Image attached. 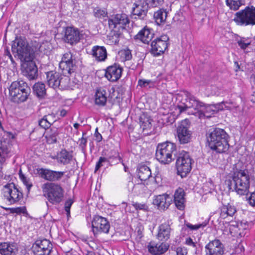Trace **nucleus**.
Instances as JSON below:
<instances>
[{
	"instance_id": "1",
	"label": "nucleus",
	"mask_w": 255,
	"mask_h": 255,
	"mask_svg": "<svg viewBox=\"0 0 255 255\" xmlns=\"http://www.w3.org/2000/svg\"><path fill=\"white\" fill-rule=\"evenodd\" d=\"M210 148L218 153H225L229 148L228 135L224 129L214 128L209 130L206 134Z\"/></svg>"
},
{
	"instance_id": "2",
	"label": "nucleus",
	"mask_w": 255,
	"mask_h": 255,
	"mask_svg": "<svg viewBox=\"0 0 255 255\" xmlns=\"http://www.w3.org/2000/svg\"><path fill=\"white\" fill-rule=\"evenodd\" d=\"M250 179L247 170H237L234 172L232 179L227 181L229 190L241 196L247 195L250 187Z\"/></svg>"
},
{
	"instance_id": "3",
	"label": "nucleus",
	"mask_w": 255,
	"mask_h": 255,
	"mask_svg": "<svg viewBox=\"0 0 255 255\" xmlns=\"http://www.w3.org/2000/svg\"><path fill=\"white\" fill-rule=\"evenodd\" d=\"M30 93V89L23 81L13 82L9 88L11 100L14 103H20L27 100Z\"/></svg>"
},
{
	"instance_id": "4",
	"label": "nucleus",
	"mask_w": 255,
	"mask_h": 255,
	"mask_svg": "<svg viewBox=\"0 0 255 255\" xmlns=\"http://www.w3.org/2000/svg\"><path fill=\"white\" fill-rule=\"evenodd\" d=\"M44 196L53 205L58 204L64 198V191L60 184L47 182L42 187Z\"/></svg>"
},
{
	"instance_id": "5",
	"label": "nucleus",
	"mask_w": 255,
	"mask_h": 255,
	"mask_svg": "<svg viewBox=\"0 0 255 255\" xmlns=\"http://www.w3.org/2000/svg\"><path fill=\"white\" fill-rule=\"evenodd\" d=\"M176 147L175 144L166 142L158 144L156 150L155 156L157 160L163 164H169L175 157Z\"/></svg>"
},
{
	"instance_id": "6",
	"label": "nucleus",
	"mask_w": 255,
	"mask_h": 255,
	"mask_svg": "<svg viewBox=\"0 0 255 255\" xmlns=\"http://www.w3.org/2000/svg\"><path fill=\"white\" fill-rule=\"evenodd\" d=\"M11 50L13 54H15L14 56H17L20 60L28 59V57L35 54L33 50L29 46L26 39L22 36L15 37L12 42Z\"/></svg>"
},
{
	"instance_id": "7",
	"label": "nucleus",
	"mask_w": 255,
	"mask_h": 255,
	"mask_svg": "<svg viewBox=\"0 0 255 255\" xmlns=\"http://www.w3.org/2000/svg\"><path fill=\"white\" fill-rule=\"evenodd\" d=\"M201 103L191 93L186 92L185 98L181 99L177 107L181 113L187 112L188 114L196 116Z\"/></svg>"
},
{
	"instance_id": "8",
	"label": "nucleus",
	"mask_w": 255,
	"mask_h": 255,
	"mask_svg": "<svg viewBox=\"0 0 255 255\" xmlns=\"http://www.w3.org/2000/svg\"><path fill=\"white\" fill-rule=\"evenodd\" d=\"M46 79L48 86L53 89L64 90L69 87L70 78L63 73L61 74L53 71L48 72L46 73Z\"/></svg>"
},
{
	"instance_id": "9",
	"label": "nucleus",
	"mask_w": 255,
	"mask_h": 255,
	"mask_svg": "<svg viewBox=\"0 0 255 255\" xmlns=\"http://www.w3.org/2000/svg\"><path fill=\"white\" fill-rule=\"evenodd\" d=\"M233 20L239 26L255 25V7L248 6L237 12Z\"/></svg>"
},
{
	"instance_id": "10",
	"label": "nucleus",
	"mask_w": 255,
	"mask_h": 255,
	"mask_svg": "<svg viewBox=\"0 0 255 255\" xmlns=\"http://www.w3.org/2000/svg\"><path fill=\"white\" fill-rule=\"evenodd\" d=\"M2 199L9 205L18 203L23 199V193L11 182L4 185L1 192Z\"/></svg>"
},
{
	"instance_id": "11",
	"label": "nucleus",
	"mask_w": 255,
	"mask_h": 255,
	"mask_svg": "<svg viewBox=\"0 0 255 255\" xmlns=\"http://www.w3.org/2000/svg\"><path fill=\"white\" fill-rule=\"evenodd\" d=\"M192 159L188 152L182 151L177 156L176 167L178 175L185 177L192 168Z\"/></svg>"
},
{
	"instance_id": "12",
	"label": "nucleus",
	"mask_w": 255,
	"mask_h": 255,
	"mask_svg": "<svg viewBox=\"0 0 255 255\" xmlns=\"http://www.w3.org/2000/svg\"><path fill=\"white\" fill-rule=\"evenodd\" d=\"M59 68L64 74H71L76 69V59L71 52H67L62 55L59 64Z\"/></svg>"
},
{
	"instance_id": "13",
	"label": "nucleus",
	"mask_w": 255,
	"mask_h": 255,
	"mask_svg": "<svg viewBox=\"0 0 255 255\" xmlns=\"http://www.w3.org/2000/svg\"><path fill=\"white\" fill-rule=\"evenodd\" d=\"M224 106L223 102L216 105H205L202 102L196 116L200 119L210 118L219 111L223 110L224 109Z\"/></svg>"
},
{
	"instance_id": "14",
	"label": "nucleus",
	"mask_w": 255,
	"mask_h": 255,
	"mask_svg": "<svg viewBox=\"0 0 255 255\" xmlns=\"http://www.w3.org/2000/svg\"><path fill=\"white\" fill-rule=\"evenodd\" d=\"M35 54L28 59H24L20 60L22 62L21 67L22 73L24 76L29 80H33L37 78L38 76V70L35 62L33 61Z\"/></svg>"
},
{
	"instance_id": "15",
	"label": "nucleus",
	"mask_w": 255,
	"mask_h": 255,
	"mask_svg": "<svg viewBox=\"0 0 255 255\" xmlns=\"http://www.w3.org/2000/svg\"><path fill=\"white\" fill-rule=\"evenodd\" d=\"M169 37L163 35L157 37L151 43L150 53L155 56L163 53L168 47Z\"/></svg>"
},
{
	"instance_id": "16",
	"label": "nucleus",
	"mask_w": 255,
	"mask_h": 255,
	"mask_svg": "<svg viewBox=\"0 0 255 255\" xmlns=\"http://www.w3.org/2000/svg\"><path fill=\"white\" fill-rule=\"evenodd\" d=\"M92 231L95 236L100 233H109L110 225L105 218L98 215L95 216L92 222Z\"/></svg>"
},
{
	"instance_id": "17",
	"label": "nucleus",
	"mask_w": 255,
	"mask_h": 255,
	"mask_svg": "<svg viewBox=\"0 0 255 255\" xmlns=\"http://www.w3.org/2000/svg\"><path fill=\"white\" fill-rule=\"evenodd\" d=\"M52 249V245L47 239L36 240L32 246L34 255H50Z\"/></svg>"
},
{
	"instance_id": "18",
	"label": "nucleus",
	"mask_w": 255,
	"mask_h": 255,
	"mask_svg": "<svg viewBox=\"0 0 255 255\" xmlns=\"http://www.w3.org/2000/svg\"><path fill=\"white\" fill-rule=\"evenodd\" d=\"M192 132L189 129L186 121H183L176 129V136L180 144H186L191 141Z\"/></svg>"
},
{
	"instance_id": "19",
	"label": "nucleus",
	"mask_w": 255,
	"mask_h": 255,
	"mask_svg": "<svg viewBox=\"0 0 255 255\" xmlns=\"http://www.w3.org/2000/svg\"><path fill=\"white\" fill-rule=\"evenodd\" d=\"M129 22L128 15L125 13L117 14L109 19L108 23L110 29H125V26Z\"/></svg>"
},
{
	"instance_id": "20",
	"label": "nucleus",
	"mask_w": 255,
	"mask_h": 255,
	"mask_svg": "<svg viewBox=\"0 0 255 255\" xmlns=\"http://www.w3.org/2000/svg\"><path fill=\"white\" fill-rule=\"evenodd\" d=\"M37 171L41 178L50 182H55L60 180L65 173V172L63 171H56L43 168L37 169Z\"/></svg>"
},
{
	"instance_id": "21",
	"label": "nucleus",
	"mask_w": 255,
	"mask_h": 255,
	"mask_svg": "<svg viewBox=\"0 0 255 255\" xmlns=\"http://www.w3.org/2000/svg\"><path fill=\"white\" fill-rule=\"evenodd\" d=\"M206 255H223L224 247L218 239L210 241L205 247Z\"/></svg>"
},
{
	"instance_id": "22",
	"label": "nucleus",
	"mask_w": 255,
	"mask_h": 255,
	"mask_svg": "<svg viewBox=\"0 0 255 255\" xmlns=\"http://www.w3.org/2000/svg\"><path fill=\"white\" fill-rule=\"evenodd\" d=\"M122 71V67L119 64H115L107 68L105 76L109 81L115 82L121 78Z\"/></svg>"
},
{
	"instance_id": "23",
	"label": "nucleus",
	"mask_w": 255,
	"mask_h": 255,
	"mask_svg": "<svg viewBox=\"0 0 255 255\" xmlns=\"http://www.w3.org/2000/svg\"><path fill=\"white\" fill-rule=\"evenodd\" d=\"M172 229L169 221L159 225L157 228L156 238L160 241H166L170 239Z\"/></svg>"
},
{
	"instance_id": "24",
	"label": "nucleus",
	"mask_w": 255,
	"mask_h": 255,
	"mask_svg": "<svg viewBox=\"0 0 255 255\" xmlns=\"http://www.w3.org/2000/svg\"><path fill=\"white\" fill-rule=\"evenodd\" d=\"M63 40L71 45L77 43L80 40V32L78 29L67 27L65 30Z\"/></svg>"
},
{
	"instance_id": "25",
	"label": "nucleus",
	"mask_w": 255,
	"mask_h": 255,
	"mask_svg": "<svg viewBox=\"0 0 255 255\" xmlns=\"http://www.w3.org/2000/svg\"><path fill=\"white\" fill-rule=\"evenodd\" d=\"M148 252L152 255H161L165 253L169 248V245L164 243L150 242L147 247Z\"/></svg>"
},
{
	"instance_id": "26",
	"label": "nucleus",
	"mask_w": 255,
	"mask_h": 255,
	"mask_svg": "<svg viewBox=\"0 0 255 255\" xmlns=\"http://www.w3.org/2000/svg\"><path fill=\"white\" fill-rule=\"evenodd\" d=\"M172 201V198L169 195L164 194L155 197L153 204L158 206V208L162 210L168 208Z\"/></svg>"
},
{
	"instance_id": "27",
	"label": "nucleus",
	"mask_w": 255,
	"mask_h": 255,
	"mask_svg": "<svg viewBox=\"0 0 255 255\" xmlns=\"http://www.w3.org/2000/svg\"><path fill=\"white\" fill-rule=\"evenodd\" d=\"M134 6L132 8V13L137 16V18L144 19L146 16L149 5L144 1L141 4H133ZM136 18V17H135Z\"/></svg>"
},
{
	"instance_id": "28",
	"label": "nucleus",
	"mask_w": 255,
	"mask_h": 255,
	"mask_svg": "<svg viewBox=\"0 0 255 255\" xmlns=\"http://www.w3.org/2000/svg\"><path fill=\"white\" fill-rule=\"evenodd\" d=\"M18 251L14 243L4 242L0 244V254L1 255H15Z\"/></svg>"
},
{
	"instance_id": "29",
	"label": "nucleus",
	"mask_w": 255,
	"mask_h": 255,
	"mask_svg": "<svg viewBox=\"0 0 255 255\" xmlns=\"http://www.w3.org/2000/svg\"><path fill=\"white\" fill-rule=\"evenodd\" d=\"M185 193L184 190L181 188L177 189L174 194V202L176 208L180 210L185 208Z\"/></svg>"
},
{
	"instance_id": "30",
	"label": "nucleus",
	"mask_w": 255,
	"mask_h": 255,
	"mask_svg": "<svg viewBox=\"0 0 255 255\" xmlns=\"http://www.w3.org/2000/svg\"><path fill=\"white\" fill-rule=\"evenodd\" d=\"M153 33L146 26L140 30L138 33L134 36V39L139 40L145 44H148L153 38Z\"/></svg>"
},
{
	"instance_id": "31",
	"label": "nucleus",
	"mask_w": 255,
	"mask_h": 255,
	"mask_svg": "<svg viewBox=\"0 0 255 255\" xmlns=\"http://www.w3.org/2000/svg\"><path fill=\"white\" fill-rule=\"evenodd\" d=\"M92 55L98 61H104L107 58V53L104 46H95L92 49Z\"/></svg>"
},
{
	"instance_id": "32",
	"label": "nucleus",
	"mask_w": 255,
	"mask_h": 255,
	"mask_svg": "<svg viewBox=\"0 0 255 255\" xmlns=\"http://www.w3.org/2000/svg\"><path fill=\"white\" fill-rule=\"evenodd\" d=\"M107 101V93L103 88L98 89L95 95V104L103 107L106 105Z\"/></svg>"
},
{
	"instance_id": "33",
	"label": "nucleus",
	"mask_w": 255,
	"mask_h": 255,
	"mask_svg": "<svg viewBox=\"0 0 255 255\" xmlns=\"http://www.w3.org/2000/svg\"><path fill=\"white\" fill-rule=\"evenodd\" d=\"M73 159L72 152H69L65 149H62L57 154L58 162L64 165L69 164Z\"/></svg>"
},
{
	"instance_id": "34",
	"label": "nucleus",
	"mask_w": 255,
	"mask_h": 255,
	"mask_svg": "<svg viewBox=\"0 0 255 255\" xmlns=\"http://www.w3.org/2000/svg\"><path fill=\"white\" fill-rule=\"evenodd\" d=\"M137 176L141 181H146L151 176V172L147 166L140 165L137 169Z\"/></svg>"
},
{
	"instance_id": "35",
	"label": "nucleus",
	"mask_w": 255,
	"mask_h": 255,
	"mask_svg": "<svg viewBox=\"0 0 255 255\" xmlns=\"http://www.w3.org/2000/svg\"><path fill=\"white\" fill-rule=\"evenodd\" d=\"M247 225L246 223L243 224L242 222L237 223L235 225H231L230 227V231L231 233L234 232L235 235H239L241 237H244L246 234L245 230L247 229Z\"/></svg>"
},
{
	"instance_id": "36",
	"label": "nucleus",
	"mask_w": 255,
	"mask_h": 255,
	"mask_svg": "<svg viewBox=\"0 0 255 255\" xmlns=\"http://www.w3.org/2000/svg\"><path fill=\"white\" fill-rule=\"evenodd\" d=\"M11 156V150L9 144L5 142L0 143V159L2 161L4 158H9Z\"/></svg>"
},
{
	"instance_id": "37",
	"label": "nucleus",
	"mask_w": 255,
	"mask_h": 255,
	"mask_svg": "<svg viewBox=\"0 0 255 255\" xmlns=\"http://www.w3.org/2000/svg\"><path fill=\"white\" fill-rule=\"evenodd\" d=\"M152 120L145 114L141 115L139 118V124L142 131L150 129L152 127Z\"/></svg>"
},
{
	"instance_id": "38",
	"label": "nucleus",
	"mask_w": 255,
	"mask_h": 255,
	"mask_svg": "<svg viewBox=\"0 0 255 255\" xmlns=\"http://www.w3.org/2000/svg\"><path fill=\"white\" fill-rule=\"evenodd\" d=\"M33 93L39 98H42L46 94L45 85L43 83L37 82L33 86Z\"/></svg>"
},
{
	"instance_id": "39",
	"label": "nucleus",
	"mask_w": 255,
	"mask_h": 255,
	"mask_svg": "<svg viewBox=\"0 0 255 255\" xmlns=\"http://www.w3.org/2000/svg\"><path fill=\"white\" fill-rule=\"evenodd\" d=\"M167 16V11L164 9H160L154 13V18L157 25L164 23Z\"/></svg>"
},
{
	"instance_id": "40",
	"label": "nucleus",
	"mask_w": 255,
	"mask_h": 255,
	"mask_svg": "<svg viewBox=\"0 0 255 255\" xmlns=\"http://www.w3.org/2000/svg\"><path fill=\"white\" fill-rule=\"evenodd\" d=\"M59 134L58 129L53 127L47 131L46 135L47 142L49 144H52L57 142V137Z\"/></svg>"
},
{
	"instance_id": "41",
	"label": "nucleus",
	"mask_w": 255,
	"mask_h": 255,
	"mask_svg": "<svg viewBox=\"0 0 255 255\" xmlns=\"http://www.w3.org/2000/svg\"><path fill=\"white\" fill-rule=\"evenodd\" d=\"M122 34L120 30H117L116 29H112L109 35L108 36L107 40L110 45H116L119 42V38Z\"/></svg>"
},
{
	"instance_id": "42",
	"label": "nucleus",
	"mask_w": 255,
	"mask_h": 255,
	"mask_svg": "<svg viewBox=\"0 0 255 255\" xmlns=\"http://www.w3.org/2000/svg\"><path fill=\"white\" fill-rule=\"evenodd\" d=\"M244 0H226V4L231 10L236 11L244 4Z\"/></svg>"
},
{
	"instance_id": "43",
	"label": "nucleus",
	"mask_w": 255,
	"mask_h": 255,
	"mask_svg": "<svg viewBox=\"0 0 255 255\" xmlns=\"http://www.w3.org/2000/svg\"><path fill=\"white\" fill-rule=\"evenodd\" d=\"M51 116L50 115H45L38 122L39 126L44 128L47 129L50 127L52 123L50 120Z\"/></svg>"
},
{
	"instance_id": "44",
	"label": "nucleus",
	"mask_w": 255,
	"mask_h": 255,
	"mask_svg": "<svg viewBox=\"0 0 255 255\" xmlns=\"http://www.w3.org/2000/svg\"><path fill=\"white\" fill-rule=\"evenodd\" d=\"M106 158L108 159L107 162L119 163L121 159L118 153L115 151H111V154L108 155Z\"/></svg>"
},
{
	"instance_id": "45",
	"label": "nucleus",
	"mask_w": 255,
	"mask_h": 255,
	"mask_svg": "<svg viewBox=\"0 0 255 255\" xmlns=\"http://www.w3.org/2000/svg\"><path fill=\"white\" fill-rule=\"evenodd\" d=\"M5 210L8 211L10 213H16L17 214H20L21 213L24 214L26 213V209L25 207H19L16 208H4Z\"/></svg>"
},
{
	"instance_id": "46",
	"label": "nucleus",
	"mask_w": 255,
	"mask_h": 255,
	"mask_svg": "<svg viewBox=\"0 0 255 255\" xmlns=\"http://www.w3.org/2000/svg\"><path fill=\"white\" fill-rule=\"evenodd\" d=\"M86 134L85 132H83L82 137L80 138L78 141L79 147L81 148L83 153H85L86 151L87 139V138L84 137Z\"/></svg>"
},
{
	"instance_id": "47",
	"label": "nucleus",
	"mask_w": 255,
	"mask_h": 255,
	"mask_svg": "<svg viewBox=\"0 0 255 255\" xmlns=\"http://www.w3.org/2000/svg\"><path fill=\"white\" fill-rule=\"evenodd\" d=\"M120 53L123 61L129 60L132 58L131 51L128 49L122 50L120 51Z\"/></svg>"
},
{
	"instance_id": "48",
	"label": "nucleus",
	"mask_w": 255,
	"mask_h": 255,
	"mask_svg": "<svg viewBox=\"0 0 255 255\" xmlns=\"http://www.w3.org/2000/svg\"><path fill=\"white\" fill-rule=\"evenodd\" d=\"M19 175L20 179L26 186L27 191L29 192L31 187L32 186V184L29 182V179L22 173L21 170L19 171Z\"/></svg>"
},
{
	"instance_id": "49",
	"label": "nucleus",
	"mask_w": 255,
	"mask_h": 255,
	"mask_svg": "<svg viewBox=\"0 0 255 255\" xmlns=\"http://www.w3.org/2000/svg\"><path fill=\"white\" fill-rule=\"evenodd\" d=\"M74 201L72 199H69L66 200L65 202L64 209L66 212L67 217L70 216V208L73 204Z\"/></svg>"
},
{
	"instance_id": "50",
	"label": "nucleus",
	"mask_w": 255,
	"mask_h": 255,
	"mask_svg": "<svg viewBox=\"0 0 255 255\" xmlns=\"http://www.w3.org/2000/svg\"><path fill=\"white\" fill-rule=\"evenodd\" d=\"M144 1L151 7H157L162 4L163 0H145Z\"/></svg>"
},
{
	"instance_id": "51",
	"label": "nucleus",
	"mask_w": 255,
	"mask_h": 255,
	"mask_svg": "<svg viewBox=\"0 0 255 255\" xmlns=\"http://www.w3.org/2000/svg\"><path fill=\"white\" fill-rule=\"evenodd\" d=\"M132 206L136 210H141L143 211H147L148 210V206L146 204L144 203H139L138 202H133L132 203Z\"/></svg>"
},
{
	"instance_id": "52",
	"label": "nucleus",
	"mask_w": 255,
	"mask_h": 255,
	"mask_svg": "<svg viewBox=\"0 0 255 255\" xmlns=\"http://www.w3.org/2000/svg\"><path fill=\"white\" fill-rule=\"evenodd\" d=\"M207 225V223H203L202 224H199L195 225H193L190 223L186 224V227L190 229L191 230H197L201 227H204Z\"/></svg>"
},
{
	"instance_id": "53",
	"label": "nucleus",
	"mask_w": 255,
	"mask_h": 255,
	"mask_svg": "<svg viewBox=\"0 0 255 255\" xmlns=\"http://www.w3.org/2000/svg\"><path fill=\"white\" fill-rule=\"evenodd\" d=\"M94 13L95 16L98 18L104 17L107 14V12L105 10L101 9H95Z\"/></svg>"
},
{
	"instance_id": "54",
	"label": "nucleus",
	"mask_w": 255,
	"mask_h": 255,
	"mask_svg": "<svg viewBox=\"0 0 255 255\" xmlns=\"http://www.w3.org/2000/svg\"><path fill=\"white\" fill-rule=\"evenodd\" d=\"M247 40L245 38H243L240 40H238L237 43L241 48L242 49H245L251 44L250 42H247Z\"/></svg>"
},
{
	"instance_id": "55",
	"label": "nucleus",
	"mask_w": 255,
	"mask_h": 255,
	"mask_svg": "<svg viewBox=\"0 0 255 255\" xmlns=\"http://www.w3.org/2000/svg\"><path fill=\"white\" fill-rule=\"evenodd\" d=\"M107 160L108 159L106 158L105 157H100L99 158V161L96 163L95 167V172H96L100 167L103 165V163L107 162Z\"/></svg>"
},
{
	"instance_id": "56",
	"label": "nucleus",
	"mask_w": 255,
	"mask_h": 255,
	"mask_svg": "<svg viewBox=\"0 0 255 255\" xmlns=\"http://www.w3.org/2000/svg\"><path fill=\"white\" fill-rule=\"evenodd\" d=\"M220 216L223 219L226 218L228 215V208L226 206H223L221 208Z\"/></svg>"
},
{
	"instance_id": "57",
	"label": "nucleus",
	"mask_w": 255,
	"mask_h": 255,
	"mask_svg": "<svg viewBox=\"0 0 255 255\" xmlns=\"http://www.w3.org/2000/svg\"><path fill=\"white\" fill-rule=\"evenodd\" d=\"M176 255H187V251L186 248L177 247L175 250Z\"/></svg>"
},
{
	"instance_id": "58",
	"label": "nucleus",
	"mask_w": 255,
	"mask_h": 255,
	"mask_svg": "<svg viewBox=\"0 0 255 255\" xmlns=\"http://www.w3.org/2000/svg\"><path fill=\"white\" fill-rule=\"evenodd\" d=\"M249 203L252 207H255V191L251 193L248 198Z\"/></svg>"
},
{
	"instance_id": "59",
	"label": "nucleus",
	"mask_w": 255,
	"mask_h": 255,
	"mask_svg": "<svg viewBox=\"0 0 255 255\" xmlns=\"http://www.w3.org/2000/svg\"><path fill=\"white\" fill-rule=\"evenodd\" d=\"M226 206L228 208V215L229 216H233L237 211L236 208L234 206H231L229 204Z\"/></svg>"
},
{
	"instance_id": "60",
	"label": "nucleus",
	"mask_w": 255,
	"mask_h": 255,
	"mask_svg": "<svg viewBox=\"0 0 255 255\" xmlns=\"http://www.w3.org/2000/svg\"><path fill=\"white\" fill-rule=\"evenodd\" d=\"M151 81L150 80H139L138 81V85L141 87H146Z\"/></svg>"
},
{
	"instance_id": "61",
	"label": "nucleus",
	"mask_w": 255,
	"mask_h": 255,
	"mask_svg": "<svg viewBox=\"0 0 255 255\" xmlns=\"http://www.w3.org/2000/svg\"><path fill=\"white\" fill-rule=\"evenodd\" d=\"M185 243L186 245H188V246H192L194 248H195L196 247V243H194L192 239L189 237V238H187L186 239V242H185Z\"/></svg>"
},
{
	"instance_id": "62",
	"label": "nucleus",
	"mask_w": 255,
	"mask_h": 255,
	"mask_svg": "<svg viewBox=\"0 0 255 255\" xmlns=\"http://www.w3.org/2000/svg\"><path fill=\"white\" fill-rule=\"evenodd\" d=\"M154 182L158 185H160L162 184V179L159 174H157L154 177Z\"/></svg>"
},
{
	"instance_id": "63",
	"label": "nucleus",
	"mask_w": 255,
	"mask_h": 255,
	"mask_svg": "<svg viewBox=\"0 0 255 255\" xmlns=\"http://www.w3.org/2000/svg\"><path fill=\"white\" fill-rule=\"evenodd\" d=\"M97 131H98V129L97 128L96 130L95 134V137H96V140H97V142H100L102 139V136L100 133L98 132Z\"/></svg>"
},
{
	"instance_id": "64",
	"label": "nucleus",
	"mask_w": 255,
	"mask_h": 255,
	"mask_svg": "<svg viewBox=\"0 0 255 255\" xmlns=\"http://www.w3.org/2000/svg\"><path fill=\"white\" fill-rule=\"evenodd\" d=\"M5 54L8 56V57L10 59L12 63L14 64L15 62H14L11 55L10 54V52L8 50H6Z\"/></svg>"
}]
</instances>
